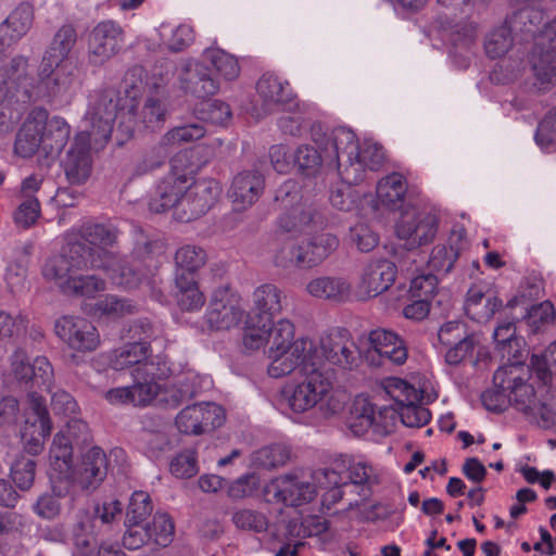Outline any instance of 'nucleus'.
<instances>
[{
  "label": "nucleus",
  "mask_w": 556,
  "mask_h": 556,
  "mask_svg": "<svg viewBox=\"0 0 556 556\" xmlns=\"http://www.w3.org/2000/svg\"><path fill=\"white\" fill-rule=\"evenodd\" d=\"M178 78L180 88L199 99L213 96L219 89L210 68L195 60H188L182 64Z\"/></svg>",
  "instance_id": "nucleus-25"
},
{
  "label": "nucleus",
  "mask_w": 556,
  "mask_h": 556,
  "mask_svg": "<svg viewBox=\"0 0 556 556\" xmlns=\"http://www.w3.org/2000/svg\"><path fill=\"white\" fill-rule=\"evenodd\" d=\"M34 18V7L28 2H21L0 24V33L10 41H17L30 30Z\"/></svg>",
  "instance_id": "nucleus-37"
},
{
  "label": "nucleus",
  "mask_w": 556,
  "mask_h": 556,
  "mask_svg": "<svg viewBox=\"0 0 556 556\" xmlns=\"http://www.w3.org/2000/svg\"><path fill=\"white\" fill-rule=\"evenodd\" d=\"M531 65L534 76L544 89L556 84V23L546 25L535 38Z\"/></svg>",
  "instance_id": "nucleus-13"
},
{
  "label": "nucleus",
  "mask_w": 556,
  "mask_h": 556,
  "mask_svg": "<svg viewBox=\"0 0 556 556\" xmlns=\"http://www.w3.org/2000/svg\"><path fill=\"white\" fill-rule=\"evenodd\" d=\"M267 320L256 319L255 317L245 327L242 345L247 352H254L269 343L270 333L268 332Z\"/></svg>",
  "instance_id": "nucleus-58"
},
{
  "label": "nucleus",
  "mask_w": 556,
  "mask_h": 556,
  "mask_svg": "<svg viewBox=\"0 0 556 556\" xmlns=\"http://www.w3.org/2000/svg\"><path fill=\"white\" fill-rule=\"evenodd\" d=\"M323 476L330 483H344L350 488L361 485L363 498H367L370 488L379 482L377 470L369 463L346 455L334 459L329 468L323 470Z\"/></svg>",
  "instance_id": "nucleus-5"
},
{
  "label": "nucleus",
  "mask_w": 556,
  "mask_h": 556,
  "mask_svg": "<svg viewBox=\"0 0 556 556\" xmlns=\"http://www.w3.org/2000/svg\"><path fill=\"white\" fill-rule=\"evenodd\" d=\"M407 192V180L400 173H392L381 178L376 188L380 203L390 210L402 207Z\"/></svg>",
  "instance_id": "nucleus-38"
},
{
  "label": "nucleus",
  "mask_w": 556,
  "mask_h": 556,
  "mask_svg": "<svg viewBox=\"0 0 556 556\" xmlns=\"http://www.w3.org/2000/svg\"><path fill=\"white\" fill-rule=\"evenodd\" d=\"M76 41L77 33L75 27L71 24L61 26L54 34L47 52L49 66L52 67V65L66 63L70 53L76 45Z\"/></svg>",
  "instance_id": "nucleus-41"
},
{
  "label": "nucleus",
  "mask_w": 556,
  "mask_h": 556,
  "mask_svg": "<svg viewBox=\"0 0 556 556\" xmlns=\"http://www.w3.org/2000/svg\"><path fill=\"white\" fill-rule=\"evenodd\" d=\"M136 114V129L139 127L154 128L164 123L166 116V108L162 100L154 97L146 99L140 113Z\"/></svg>",
  "instance_id": "nucleus-54"
},
{
  "label": "nucleus",
  "mask_w": 556,
  "mask_h": 556,
  "mask_svg": "<svg viewBox=\"0 0 556 556\" xmlns=\"http://www.w3.org/2000/svg\"><path fill=\"white\" fill-rule=\"evenodd\" d=\"M544 21V12L533 3L514 11L505 21L504 26L509 28L514 36L522 40L532 37Z\"/></svg>",
  "instance_id": "nucleus-34"
},
{
  "label": "nucleus",
  "mask_w": 556,
  "mask_h": 556,
  "mask_svg": "<svg viewBox=\"0 0 556 556\" xmlns=\"http://www.w3.org/2000/svg\"><path fill=\"white\" fill-rule=\"evenodd\" d=\"M309 295L333 302H345L352 293V285L344 277L321 276L312 279L306 285Z\"/></svg>",
  "instance_id": "nucleus-32"
},
{
  "label": "nucleus",
  "mask_w": 556,
  "mask_h": 556,
  "mask_svg": "<svg viewBox=\"0 0 556 556\" xmlns=\"http://www.w3.org/2000/svg\"><path fill=\"white\" fill-rule=\"evenodd\" d=\"M85 252V244L76 242L64 249L63 253L50 257L42 267V275L53 282L62 293L68 288L77 273L90 268Z\"/></svg>",
  "instance_id": "nucleus-6"
},
{
  "label": "nucleus",
  "mask_w": 556,
  "mask_h": 556,
  "mask_svg": "<svg viewBox=\"0 0 556 556\" xmlns=\"http://www.w3.org/2000/svg\"><path fill=\"white\" fill-rule=\"evenodd\" d=\"M153 506L150 495L143 491L132 493L127 511L126 522L130 525L142 523L152 513Z\"/></svg>",
  "instance_id": "nucleus-63"
},
{
  "label": "nucleus",
  "mask_w": 556,
  "mask_h": 556,
  "mask_svg": "<svg viewBox=\"0 0 556 556\" xmlns=\"http://www.w3.org/2000/svg\"><path fill=\"white\" fill-rule=\"evenodd\" d=\"M446 30L452 43L451 54L464 55L467 59L476 42L477 26L472 22L460 20L455 23L450 22Z\"/></svg>",
  "instance_id": "nucleus-43"
},
{
  "label": "nucleus",
  "mask_w": 556,
  "mask_h": 556,
  "mask_svg": "<svg viewBox=\"0 0 556 556\" xmlns=\"http://www.w3.org/2000/svg\"><path fill=\"white\" fill-rule=\"evenodd\" d=\"M222 186L214 178H201L192 181L184 199L177 219L182 223L194 220L206 214L217 202Z\"/></svg>",
  "instance_id": "nucleus-14"
},
{
  "label": "nucleus",
  "mask_w": 556,
  "mask_h": 556,
  "mask_svg": "<svg viewBox=\"0 0 556 556\" xmlns=\"http://www.w3.org/2000/svg\"><path fill=\"white\" fill-rule=\"evenodd\" d=\"M383 162L384 153L379 144H358L352 162L341 169V179L348 185H358L366 179L368 172H377Z\"/></svg>",
  "instance_id": "nucleus-21"
},
{
  "label": "nucleus",
  "mask_w": 556,
  "mask_h": 556,
  "mask_svg": "<svg viewBox=\"0 0 556 556\" xmlns=\"http://www.w3.org/2000/svg\"><path fill=\"white\" fill-rule=\"evenodd\" d=\"M513 37L514 35L509 31V28L504 25L494 29L484 42L486 54L492 59L503 56L511 48Z\"/></svg>",
  "instance_id": "nucleus-64"
},
{
  "label": "nucleus",
  "mask_w": 556,
  "mask_h": 556,
  "mask_svg": "<svg viewBox=\"0 0 556 556\" xmlns=\"http://www.w3.org/2000/svg\"><path fill=\"white\" fill-rule=\"evenodd\" d=\"M190 184L185 179L166 174L156 184L155 190L149 199V211L160 214L173 208L177 218V213L181 210Z\"/></svg>",
  "instance_id": "nucleus-20"
},
{
  "label": "nucleus",
  "mask_w": 556,
  "mask_h": 556,
  "mask_svg": "<svg viewBox=\"0 0 556 556\" xmlns=\"http://www.w3.org/2000/svg\"><path fill=\"white\" fill-rule=\"evenodd\" d=\"M384 390L397 404V407L410 401H421L422 394L401 378H389L384 381Z\"/></svg>",
  "instance_id": "nucleus-60"
},
{
  "label": "nucleus",
  "mask_w": 556,
  "mask_h": 556,
  "mask_svg": "<svg viewBox=\"0 0 556 556\" xmlns=\"http://www.w3.org/2000/svg\"><path fill=\"white\" fill-rule=\"evenodd\" d=\"M36 462L30 456L21 454L11 465V478L22 491L29 490L35 481Z\"/></svg>",
  "instance_id": "nucleus-57"
},
{
  "label": "nucleus",
  "mask_w": 556,
  "mask_h": 556,
  "mask_svg": "<svg viewBox=\"0 0 556 556\" xmlns=\"http://www.w3.org/2000/svg\"><path fill=\"white\" fill-rule=\"evenodd\" d=\"M283 298V292L274 283L258 286L252 294L255 318L260 321L273 320L282 312Z\"/></svg>",
  "instance_id": "nucleus-35"
},
{
  "label": "nucleus",
  "mask_w": 556,
  "mask_h": 556,
  "mask_svg": "<svg viewBox=\"0 0 556 556\" xmlns=\"http://www.w3.org/2000/svg\"><path fill=\"white\" fill-rule=\"evenodd\" d=\"M135 311L136 305L130 300L113 294L98 300L94 304L96 314L109 318L124 317L125 315L134 314Z\"/></svg>",
  "instance_id": "nucleus-55"
},
{
  "label": "nucleus",
  "mask_w": 556,
  "mask_h": 556,
  "mask_svg": "<svg viewBox=\"0 0 556 556\" xmlns=\"http://www.w3.org/2000/svg\"><path fill=\"white\" fill-rule=\"evenodd\" d=\"M325 153L326 166L336 168L341 177V169L352 162L359 144L356 135L346 127H337L323 139H314Z\"/></svg>",
  "instance_id": "nucleus-16"
},
{
  "label": "nucleus",
  "mask_w": 556,
  "mask_h": 556,
  "mask_svg": "<svg viewBox=\"0 0 556 556\" xmlns=\"http://www.w3.org/2000/svg\"><path fill=\"white\" fill-rule=\"evenodd\" d=\"M396 278L395 265L386 258L367 263L359 275L356 294L359 300H368L389 290Z\"/></svg>",
  "instance_id": "nucleus-17"
},
{
  "label": "nucleus",
  "mask_w": 556,
  "mask_h": 556,
  "mask_svg": "<svg viewBox=\"0 0 556 556\" xmlns=\"http://www.w3.org/2000/svg\"><path fill=\"white\" fill-rule=\"evenodd\" d=\"M176 300L182 311H199L205 303V296L192 276L185 273L176 276Z\"/></svg>",
  "instance_id": "nucleus-42"
},
{
  "label": "nucleus",
  "mask_w": 556,
  "mask_h": 556,
  "mask_svg": "<svg viewBox=\"0 0 556 556\" xmlns=\"http://www.w3.org/2000/svg\"><path fill=\"white\" fill-rule=\"evenodd\" d=\"M290 457L288 447L281 444L264 446L254 452L252 462L257 468L271 469L285 465Z\"/></svg>",
  "instance_id": "nucleus-56"
},
{
  "label": "nucleus",
  "mask_w": 556,
  "mask_h": 556,
  "mask_svg": "<svg viewBox=\"0 0 556 556\" xmlns=\"http://www.w3.org/2000/svg\"><path fill=\"white\" fill-rule=\"evenodd\" d=\"M74 233L89 244L88 248L85 245V252L81 254L87 256L91 269L96 255L116 253L114 249L118 241L119 230L111 223L87 219L77 228H72L68 236Z\"/></svg>",
  "instance_id": "nucleus-11"
},
{
  "label": "nucleus",
  "mask_w": 556,
  "mask_h": 556,
  "mask_svg": "<svg viewBox=\"0 0 556 556\" xmlns=\"http://www.w3.org/2000/svg\"><path fill=\"white\" fill-rule=\"evenodd\" d=\"M352 415L355 419V422L351 424L352 428H372L377 433L389 434L393 431L397 410L390 407L377 409L374 404L363 400L355 403Z\"/></svg>",
  "instance_id": "nucleus-26"
},
{
  "label": "nucleus",
  "mask_w": 556,
  "mask_h": 556,
  "mask_svg": "<svg viewBox=\"0 0 556 556\" xmlns=\"http://www.w3.org/2000/svg\"><path fill=\"white\" fill-rule=\"evenodd\" d=\"M439 228V217L431 211L406 212L396 223L395 232L407 249L430 244Z\"/></svg>",
  "instance_id": "nucleus-9"
},
{
  "label": "nucleus",
  "mask_w": 556,
  "mask_h": 556,
  "mask_svg": "<svg viewBox=\"0 0 556 556\" xmlns=\"http://www.w3.org/2000/svg\"><path fill=\"white\" fill-rule=\"evenodd\" d=\"M256 91L263 100V106L266 111L285 108L293 101V93L289 83L281 80L274 74H264L256 84Z\"/></svg>",
  "instance_id": "nucleus-30"
},
{
  "label": "nucleus",
  "mask_w": 556,
  "mask_h": 556,
  "mask_svg": "<svg viewBox=\"0 0 556 556\" xmlns=\"http://www.w3.org/2000/svg\"><path fill=\"white\" fill-rule=\"evenodd\" d=\"M108 473V458L105 452L93 446L83 456L80 463L73 470V482L81 490H94L104 480Z\"/></svg>",
  "instance_id": "nucleus-24"
},
{
  "label": "nucleus",
  "mask_w": 556,
  "mask_h": 556,
  "mask_svg": "<svg viewBox=\"0 0 556 556\" xmlns=\"http://www.w3.org/2000/svg\"><path fill=\"white\" fill-rule=\"evenodd\" d=\"M232 522L240 530L255 533H262L268 529L267 517L263 513L253 509L244 508L235 511Z\"/></svg>",
  "instance_id": "nucleus-62"
},
{
  "label": "nucleus",
  "mask_w": 556,
  "mask_h": 556,
  "mask_svg": "<svg viewBox=\"0 0 556 556\" xmlns=\"http://www.w3.org/2000/svg\"><path fill=\"white\" fill-rule=\"evenodd\" d=\"M275 497L286 505L300 506L308 503L316 496L314 484L302 481L294 476H282L277 478L274 483Z\"/></svg>",
  "instance_id": "nucleus-31"
},
{
  "label": "nucleus",
  "mask_w": 556,
  "mask_h": 556,
  "mask_svg": "<svg viewBox=\"0 0 556 556\" xmlns=\"http://www.w3.org/2000/svg\"><path fill=\"white\" fill-rule=\"evenodd\" d=\"M105 289V281L96 275H81L77 273L72 278L68 288L65 289L64 294L75 296L91 298L96 293Z\"/></svg>",
  "instance_id": "nucleus-59"
},
{
  "label": "nucleus",
  "mask_w": 556,
  "mask_h": 556,
  "mask_svg": "<svg viewBox=\"0 0 556 556\" xmlns=\"http://www.w3.org/2000/svg\"><path fill=\"white\" fill-rule=\"evenodd\" d=\"M203 56L226 80H235L239 77L241 68L235 55L219 48H207L204 50Z\"/></svg>",
  "instance_id": "nucleus-46"
},
{
  "label": "nucleus",
  "mask_w": 556,
  "mask_h": 556,
  "mask_svg": "<svg viewBox=\"0 0 556 556\" xmlns=\"http://www.w3.org/2000/svg\"><path fill=\"white\" fill-rule=\"evenodd\" d=\"M53 66L55 68L46 81L49 96L56 97L65 94L75 83V66L72 63H60Z\"/></svg>",
  "instance_id": "nucleus-51"
},
{
  "label": "nucleus",
  "mask_w": 556,
  "mask_h": 556,
  "mask_svg": "<svg viewBox=\"0 0 556 556\" xmlns=\"http://www.w3.org/2000/svg\"><path fill=\"white\" fill-rule=\"evenodd\" d=\"M320 357L329 364L344 370L357 368L362 354L349 330L337 328L320 338Z\"/></svg>",
  "instance_id": "nucleus-8"
},
{
  "label": "nucleus",
  "mask_w": 556,
  "mask_h": 556,
  "mask_svg": "<svg viewBox=\"0 0 556 556\" xmlns=\"http://www.w3.org/2000/svg\"><path fill=\"white\" fill-rule=\"evenodd\" d=\"M125 41L123 27L115 21L98 23L87 38L89 62L100 65L117 54Z\"/></svg>",
  "instance_id": "nucleus-12"
},
{
  "label": "nucleus",
  "mask_w": 556,
  "mask_h": 556,
  "mask_svg": "<svg viewBox=\"0 0 556 556\" xmlns=\"http://www.w3.org/2000/svg\"><path fill=\"white\" fill-rule=\"evenodd\" d=\"M8 90H22L26 98L31 97L34 75L28 59L23 55L12 58L1 71Z\"/></svg>",
  "instance_id": "nucleus-33"
},
{
  "label": "nucleus",
  "mask_w": 556,
  "mask_h": 556,
  "mask_svg": "<svg viewBox=\"0 0 556 556\" xmlns=\"http://www.w3.org/2000/svg\"><path fill=\"white\" fill-rule=\"evenodd\" d=\"M91 138L88 131L78 132L62 161L65 176L72 185L86 182L91 174Z\"/></svg>",
  "instance_id": "nucleus-19"
},
{
  "label": "nucleus",
  "mask_w": 556,
  "mask_h": 556,
  "mask_svg": "<svg viewBox=\"0 0 556 556\" xmlns=\"http://www.w3.org/2000/svg\"><path fill=\"white\" fill-rule=\"evenodd\" d=\"M206 261L205 250L194 244L182 245L175 253V264L189 276L203 267Z\"/></svg>",
  "instance_id": "nucleus-53"
},
{
  "label": "nucleus",
  "mask_w": 556,
  "mask_h": 556,
  "mask_svg": "<svg viewBox=\"0 0 556 556\" xmlns=\"http://www.w3.org/2000/svg\"><path fill=\"white\" fill-rule=\"evenodd\" d=\"M93 519L87 510L79 509L72 525V541L77 548L87 554L93 543Z\"/></svg>",
  "instance_id": "nucleus-47"
},
{
  "label": "nucleus",
  "mask_w": 556,
  "mask_h": 556,
  "mask_svg": "<svg viewBox=\"0 0 556 556\" xmlns=\"http://www.w3.org/2000/svg\"><path fill=\"white\" fill-rule=\"evenodd\" d=\"M150 355L149 346L144 342H130L113 350L109 355V364L115 370H123L131 366L143 367L153 365L147 359Z\"/></svg>",
  "instance_id": "nucleus-40"
},
{
  "label": "nucleus",
  "mask_w": 556,
  "mask_h": 556,
  "mask_svg": "<svg viewBox=\"0 0 556 556\" xmlns=\"http://www.w3.org/2000/svg\"><path fill=\"white\" fill-rule=\"evenodd\" d=\"M525 366L511 363L501 366L493 376L494 383L509 389L510 404L532 417L540 427L551 428L556 422L553 403L539 400L532 384L527 382Z\"/></svg>",
  "instance_id": "nucleus-3"
},
{
  "label": "nucleus",
  "mask_w": 556,
  "mask_h": 556,
  "mask_svg": "<svg viewBox=\"0 0 556 556\" xmlns=\"http://www.w3.org/2000/svg\"><path fill=\"white\" fill-rule=\"evenodd\" d=\"M265 189V177L256 169L238 173L231 180L228 198L238 211H244L258 201Z\"/></svg>",
  "instance_id": "nucleus-23"
},
{
  "label": "nucleus",
  "mask_w": 556,
  "mask_h": 556,
  "mask_svg": "<svg viewBox=\"0 0 556 556\" xmlns=\"http://www.w3.org/2000/svg\"><path fill=\"white\" fill-rule=\"evenodd\" d=\"M87 115L92 127L89 134L96 142L109 141L116 119L118 121L116 130L126 138L131 137L136 130L135 98L127 91L122 93L114 87L96 92Z\"/></svg>",
  "instance_id": "nucleus-1"
},
{
  "label": "nucleus",
  "mask_w": 556,
  "mask_h": 556,
  "mask_svg": "<svg viewBox=\"0 0 556 556\" xmlns=\"http://www.w3.org/2000/svg\"><path fill=\"white\" fill-rule=\"evenodd\" d=\"M56 336L78 353H90L100 345V334L96 326L88 319L79 316H62L54 325Z\"/></svg>",
  "instance_id": "nucleus-10"
},
{
  "label": "nucleus",
  "mask_w": 556,
  "mask_h": 556,
  "mask_svg": "<svg viewBox=\"0 0 556 556\" xmlns=\"http://www.w3.org/2000/svg\"><path fill=\"white\" fill-rule=\"evenodd\" d=\"M154 365L135 367L132 370L134 384L130 387L132 404L146 406L160 393V386L154 379Z\"/></svg>",
  "instance_id": "nucleus-39"
},
{
  "label": "nucleus",
  "mask_w": 556,
  "mask_h": 556,
  "mask_svg": "<svg viewBox=\"0 0 556 556\" xmlns=\"http://www.w3.org/2000/svg\"><path fill=\"white\" fill-rule=\"evenodd\" d=\"M48 112L45 109H34L20 127L14 142L16 155L31 157L43 146Z\"/></svg>",
  "instance_id": "nucleus-22"
},
{
  "label": "nucleus",
  "mask_w": 556,
  "mask_h": 556,
  "mask_svg": "<svg viewBox=\"0 0 556 556\" xmlns=\"http://www.w3.org/2000/svg\"><path fill=\"white\" fill-rule=\"evenodd\" d=\"M503 302L494 292L475 285L467 291L465 301L466 315L477 321L486 323L502 307Z\"/></svg>",
  "instance_id": "nucleus-29"
},
{
  "label": "nucleus",
  "mask_w": 556,
  "mask_h": 556,
  "mask_svg": "<svg viewBox=\"0 0 556 556\" xmlns=\"http://www.w3.org/2000/svg\"><path fill=\"white\" fill-rule=\"evenodd\" d=\"M323 358L319 353L299 364L302 380L282 389V396L294 413H304L325 400L332 389L330 379L321 370Z\"/></svg>",
  "instance_id": "nucleus-4"
},
{
  "label": "nucleus",
  "mask_w": 556,
  "mask_h": 556,
  "mask_svg": "<svg viewBox=\"0 0 556 556\" xmlns=\"http://www.w3.org/2000/svg\"><path fill=\"white\" fill-rule=\"evenodd\" d=\"M268 332L270 333L269 348L266 356L269 361L267 374L278 379L291 375L305 359L319 353L315 341L308 337L295 339V326L287 319L281 318L274 323L267 320Z\"/></svg>",
  "instance_id": "nucleus-2"
},
{
  "label": "nucleus",
  "mask_w": 556,
  "mask_h": 556,
  "mask_svg": "<svg viewBox=\"0 0 556 556\" xmlns=\"http://www.w3.org/2000/svg\"><path fill=\"white\" fill-rule=\"evenodd\" d=\"M467 245L466 230L463 227L454 229L447 245L438 244L432 249L428 267L438 275L448 274Z\"/></svg>",
  "instance_id": "nucleus-27"
},
{
  "label": "nucleus",
  "mask_w": 556,
  "mask_h": 556,
  "mask_svg": "<svg viewBox=\"0 0 556 556\" xmlns=\"http://www.w3.org/2000/svg\"><path fill=\"white\" fill-rule=\"evenodd\" d=\"M206 134V129L202 123L186 124L177 126L162 136V144L168 146L170 150L184 143L193 142L202 139Z\"/></svg>",
  "instance_id": "nucleus-49"
},
{
  "label": "nucleus",
  "mask_w": 556,
  "mask_h": 556,
  "mask_svg": "<svg viewBox=\"0 0 556 556\" xmlns=\"http://www.w3.org/2000/svg\"><path fill=\"white\" fill-rule=\"evenodd\" d=\"M419 402L420 401H410L397 407V416L404 426L421 428L430 421V410L420 405Z\"/></svg>",
  "instance_id": "nucleus-61"
},
{
  "label": "nucleus",
  "mask_w": 556,
  "mask_h": 556,
  "mask_svg": "<svg viewBox=\"0 0 556 556\" xmlns=\"http://www.w3.org/2000/svg\"><path fill=\"white\" fill-rule=\"evenodd\" d=\"M530 363L532 375L543 388L547 387L552 381L553 371H556V341L542 355L533 354Z\"/></svg>",
  "instance_id": "nucleus-52"
},
{
  "label": "nucleus",
  "mask_w": 556,
  "mask_h": 556,
  "mask_svg": "<svg viewBox=\"0 0 556 556\" xmlns=\"http://www.w3.org/2000/svg\"><path fill=\"white\" fill-rule=\"evenodd\" d=\"M244 309L239 296L228 286H218L211 295L205 313V321L212 330H229L239 326Z\"/></svg>",
  "instance_id": "nucleus-7"
},
{
  "label": "nucleus",
  "mask_w": 556,
  "mask_h": 556,
  "mask_svg": "<svg viewBox=\"0 0 556 556\" xmlns=\"http://www.w3.org/2000/svg\"><path fill=\"white\" fill-rule=\"evenodd\" d=\"M294 164L299 172L306 177L317 175L323 165H326L325 153L308 144L300 146L294 153Z\"/></svg>",
  "instance_id": "nucleus-48"
},
{
  "label": "nucleus",
  "mask_w": 556,
  "mask_h": 556,
  "mask_svg": "<svg viewBox=\"0 0 556 556\" xmlns=\"http://www.w3.org/2000/svg\"><path fill=\"white\" fill-rule=\"evenodd\" d=\"M201 150L200 147H193L176 152L169 159L167 174L192 184V181L197 180V175L207 163L206 160H201Z\"/></svg>",
  "instance_id": "nucleus-36"
},
{
  "label": "nucleus",
  "mask_w": 556,
  "mask_h": 556,
  "mask_svg": "<svg viewBox=\"0 0 556 556\" xmlns=\"http://www.w3.org/2000/svg\"><path fill=\"white\" fill-rule=\"evenodd\" d=\"M277 226L285 232L302 231L313 220L314 214L309 207L298 205L289 210H281Z\"/></svg>",
  "instance_id": "nucleus-50"
},
{
  "label": "nucleus",
  "mask_w": 556,
  "mask_h": 556,
  "mask_svg": "<svg viewBox=\"0 0 556 556\" xmlns=\"http://www.w3.org/2000/svg\"><path fill=\"white\" fill-rule=\"evenodd\" d=\"M223 409L215 403H197L186 406L176 416L178 430L186 434H201L207 428L223 425Z\"/></svg>",
  "instance_id": "nucleus-18"
},
{
  "label": "nucleus",
  "mask_w": 556,
  "mask_h": 556,
  "mask_svg": "<svg viewBox=\"0 0 556 556\" xmlns=\"http://www.w3.org/2000/svg\"><path fill=\"white\" fill-rule=\"evenodd\" d=\"M71 127L64 118L54 116L47 121L46 130H43L42 151L47 155L60 153L68 141Z\"/></svg>",
  "instance_id": "nucleus-44"
},
{
  "label": "nucleus",
  "mask_w": 556,
  "mask_h": 556,
  "mask_svg": "<svg viewBox=\"0 0 556 556\" xmlns=\"http://www.w3.org/2000/svg\"><path fill=\"white\" fill-rule=\"evenodd\" d=\"M127 257L115 254L96 255L92 262V269H100L105 273L113 285L124 289L139 287L147 276L144 266L135 264Z\"/></svg>",
  "instance_id": "nucleus-15"
},
{
  "label": "nucleus",
  "mask_w": 556,
  "mask_h": 556,
  "mask_svg": "<svg viewBox=\"0 0 556 556\" xmlns=\"http://www.w3.org/2000/svg\"><path fill=\"white\" fill-rule=\"evenodd\" d=\"M73 447L72 440L64 431L58 432L52 441L49 458L53 470L60 476H67L72 468Z\"/></svg>",
  "instance_id": "nucleus-45"
},
{
  "label": "nucleus",
  "mask_w": 556,
  "mask_h": 556,
  "mask_svg": "<svg viewBox=\"0 0 556 556\" xmlns=\"http://www.w3.org/2000/svg\"><path fill=\"white\" fill-rule=\"evenodd\" d=\"M368 341L374 353L393 365H403L408 357L405 341L394 331L375 329L369 332Z\"/></svg>",
  "instance_id": "nucleus-28"
}]
</instances>
